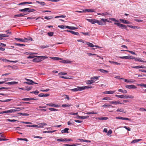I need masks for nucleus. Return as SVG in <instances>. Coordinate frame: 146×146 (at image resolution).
I'll return each instance as SVG.
<instances>
[{
    "label": "nucleus",
    "instance_id": "nucleus-8",
    "mask_svg": "<svg viewBox=\"0 0 146 146\" xmlns=\"http://www.w3.org/2000/svg\"><path fill=\"white\" fill-rule=\"evenodd\" d=\"M37 99L36 98H24L22 99V100L24 101H29L31 100H36Z\"/></svg>",
    "mask_w": 146,
    "mask_h": 146
},
{
    "label": "nucleus",
    "instance_id": "nucleus-57",
    "mask_svg": "<svg viewBox=\"0 0 146 146\" xmlns=\"http://www.w3.org/2000/svg\"><path fill=\"white\" fill-rule=\"evenodd\" d=\"M115 92V90L110 91H108V94H112Z\"/></svg>",
    "mask_w": 146,
    "mask_h": 146
},
{
    "label": "nucleus",
    "instance_id": "nucleus-63",
    "mask_svg": "<svg viewBox=\"0 0 146 146\" xmlns=\"http://www.w3.org/2000/svg\"><path fill=\"white\" fill-rule=\"evenodd\" d=\"M138 61L141 62H145V63H146V61H144L142 60L141 58H138Z\"/></svg>",
    "mask_w": 146,
    "mask_h": 146
},
{
    "label": "nucleus",
    "instance_id": "nucleus-62",
    "mask_svg": "<svg viewBox=\"0 0 146 146\" xmlns=\"http://www.w3.org/2000/svg\"><path fill=\"white\" fill-rule=\"evenodd\" d=\"M112 133V130L111 129L110 130L107 132V135H109L111 134Z\"/></svg>",
    "mask_w": 146,
    "mask_h": 146
},
{
    "label": "nucleus",
    "instance_id": "nucleus-29",
    "mask_svg": "<svg viewBox=\"0 0 146 146\" xmlns=\"http://www.w3.org/2000/svg\"><path fill=\"white\" fill-rule=\"evenodd\" d=\"M27 15V14H25L24 13H20L15 15V16L17 17H23L25 15Z\"/></svg>",
    "mask_w": 146,
    "mask_h": 146
},
{
    "label": "nucleus",
    "instance_id": "nucleus-31",
    "mask_svg": "<svg viewBox=\"0 0 146 146\" xmlns=\"http://www.w3.org/2000/svg\"><path fill=\"white\" fill-rule=\"evenodd\" d=\"M52 59L55 60H62V58H59L58 57H50Z\"/></svg>",
    "mask_w": 146,
    "mask_h": 146
},
{
    "label": "nucleus",
    "instance_id": "nucleus-42",
    "mask_svg": "<svg viewBox=\"0 0 146 146\" xmlns=\"http://www.w3.org/2000/svg\"><path fill=\"white\" fill-rule=\"evenodd\" d=\"M40 59L42 60V59H44L48 58V57L45 56H38Z\"/></svg>",
    "mask_w": 146,
    "mask_h": 146
},
{
    "label": "nucleus",
    "instance_id": "nucleus-49",
    "mask_svg": "<svg viewBox=\"0 0 146 146\" xmlns=\"http://www.w3.org/2000/svg\"><path fill=\"white\" fill-rule=\"evenodd\" d=\"M98 113L94 112V111H91V112H88L86 113V114H97Z\"/></svg>",
    "mask_w": 146,
    "mask_h": 146
},
{
    "label": "nucleus",
    "instance_id": "nucleus-32",
    "mask_svg": "<svg viewBox=\"0 0 146 146\" xmlns=\"http://www.w3.org/2000/svg\"><path fill=\"white\" fill-rule=\"evenodd\" d=\"M86 44L88 45V46L94 47L95 46V45L89 42H86Z\"/></svg>",
    "mask_w": 146,
    "mask_h": 146
},
{
    "label": "nucleus",
    "instance_id": "nucleus-28",
    "mask_svg": "<svg viewBox=\"0 0 146 146\" xmlns=\"http://www.w3.org/2000/svg\"><path fill=\"white\" fill-rule=\"evenodd\" d=\"M84 12H85L86 11L87 12H95V11L93 9H87L84 10Z\"/></svg>",
    "mask_w": 146,
    "mask_h": 146
},
{
    "label": "nucleus",
    "instance_id": "nucleus-27",
    "mask_svg": "<svg viewBox=\"0 0 146 146\" xmlns=\"http://www.w3.org/2000/svg\"><path fill=\"white\" fill-rule=\"evenodd\" d=\"M108 118L107 117H98L97 119H99L100 120H106L108 119Z\"/></svg>",
    "mask_w": 146,
    "mask_h": 146
},
{
    "label": "nucleus",
    "instance_id": "nucleus-30",
    "mask_svg": "<svg viewBox=\"0 0 146 146\" xmlns=\"http://www.w3.org/2000/svg\"><path fill=\"white\" fill-rule=\"evenodd\" d=\"M127 26L130 27V28H133L134 29H139V28L138 27L132 25H127Z\"/></svg>",
    "mask_w": 146,
    "mask_h": 146
},
{
    "label": "nucleus",
    "instance_id": "nucleus-16",
    "mask_svg": "<svg viewBox=\"0 0 146 146\" xmlns=\"http://www.w3.org/2000/svg\"><path fill=\"white\" fill-rule=\"evenodd\" d=\"M66 28L70 30H75L77 29L78 28L74 27H70L68 26H66Z\"/></svg>",
    "mask_w": 146,
    "mask_h": 146
},
{
    "label": "nucleus",
    "instance_id": "nucleus-7",
    "mask_svg": "<svg viewBox=\"0 0 146 146\" xmlns=\"http://www.w3.org/2000/svg\"><path fill=\"white\" fill-rule=\"evenodd\" d=\"M125 87L129 89H135L137 87L134 85H127L125 86Z\"/></svg>",
    "mask_w": 146,
    "mask_h": 146
},
{
    "label": "nucleus",
    "instance_id": "nucleus-56",
    "mask_svg": "<svg viewBox=\"0 0 146 146\" xmlns=\"http://www.w3.org/2000/svg\"><path fill=\"white\" fill-rule=\"evenodd\" d=\"M18 139L19 140H24L26 141H28V140L26 138L22 139V138H18Z\"/></svg>",
    "mask_w": 146,
    "mask_h": 146
},
{
    "label": "nucleus",
    "instance_id": "nucleus-48",
    "mask_svg": "<svg viewBox=\"0 0 146 146\" xmlns=\"http://www.w3.org/2000/svg\"><path fill=\"white\" fill-rule=\"evenodd\" d=\"M66 26H64L63 25H58V27H59L60 28L62 29H65L66 28Z\"/></svg>",
    "mask_w": 146,
    "mask_h": 146
},
{
    "label": "nucleus",
    "instance_id": "nucleus-53",
    "mask_svg": "<svg viewBox=\"0 0 146 146\" xmlns=\"http://www.w3.org/2000/svg\"><path fill=\"white\" fill-rule=\"evenodd\" d=\"M123 104V103H121L120 102L118 101H114V104L115 105L119 104Z\"/></svg>",
    "mask_w": 146,
    "mask_h": 146
},
{
    "label": "nucleus",
    "instance_id": "nucleus-58",
    "mask_svg": "<svg viewBox=\"0 0 146 146\" xmlns=\"http://www.w3.org/2000/svg\"><path fill=\"white\" fill-rule=\"evenodd\" d=\"M110 19L111 20V21H114L118 22L119 21H117V20L116 19H115L114 18H110Z\"/></svg>",
    "mask_w": 146,
    "mask_h": 146
},
{
    "label": "nucleus",
    "instance_id": "nucleus-39",
    "mask_svg": "<svg viewBox=\"0 0 146 146\" xmlns=\"http://www.w3.org/2000/svg\"><path fill=\"white\" fill-rule=\"evenodd\" d=\"M35 10L33 9H31L30 8H28V12L30 13L33 12L34 11H35Z\"/></svg>",
    "mask_w": 146,
    "mask_h": 146
},
{
    "label": "nucleus",
    "instance_id": "nucleus-54",
    "mask_svg": "<svg viewBox=\"0 0 146 146\" xmlns=\"http://www.w3.org/2000/svg\"><path fill=\"white\" fill-rule=\"evenodd\" d=\"M100 76H99V77H98L97 76H94L93 77H92L91 78L92 79H93V80H96L98 79V78Z\"/></svg>",
    "mask_w": 146,
    "mask_h": 146
},
{
    "label": "nucleus",
    "instance_id": "nucleus-43",
    "mask_svg": "<svg viewBox=\"0 0 146 146\" xmlns=\"http://www.w3.org/2000/svg\"><path fill=\"white\" fill-rule=\"evenodd\" d=\"M70 106V105L68 104H63L62 106V107H68Z\"/></svg>",
    "mask_w": 146,
    "mask_h": 146
},
{
    "label": "nucleus",
    "instance_id": "nucleus-6",
    "mask_svg": "<svg viewBox=\"0 0 146 146\" xmlns=\"http://www.w3.org/2000/svg\"><path fill=\"white\" fill-rule=\"evenodd\" d=\"M38 56H36V58H35L33 59V61L34 62H41L42 60L40 59V58L38 57Z\"/></svg>",
    "mask_w": 146,
    "mask_h": 146
},
{
    "label": "nucleus",
    "instance_id": "nucleus-59",
    "mask_svg": "<svg viewBox=\"0 0 146 146\" xmlns=\"http://www.w3.org/2000/svg\"><path fill=\"white\" fill-rule=\"evenodd\" d=\"M52 18V16H49V17H46V16L44 17V18L45 19L49 20L51 19Z\"/></svg>",
    "mask_w": 146,
    "mask_h": 146
},
{
    "label": "nucleus",
    "instance_id": "nucleus-61",
    "mask_svg": "<svg viewBox=\"0 0 146 146\" xmlns=\"http://www.w3.org/2000/svg\"><path fill=\"white\" fill-rule=\"evenodd\" d=\"M49 47V46L48 45H46L45 46H40V48H41L43 49L45 48H47Z\"/></svg>",
    "mask_w": 146,
    "mask_h": 146
},
{
    "label": "nucleus",
    "instance_id": "nucleus-12",
    "mask_svg": "<svg viewBox=\"0 0 146 146\" xmlns=\"http://www.w3.org/2000/svg\"><path fill=\"white\" fill-rule=\"evenodd\" d=\"M98 71H100L101 72L104 74L108 73L109 72L108 71L102 69H98Z\"/></svg>",
    "mask_w": 146,
    "mask_h": 146
},
{
    "label": "nucleus",
    "instance_id": "nucleus-11",
    "mask_svg": "<svg viewBox=\"0 0 146 146\" xmlns=\"http://www.w3.org/2000/svg\"><path fill=\"white\" fill-rule=\"evenodd\" d=\"M65 31L71 33L72 34H73L75 35H79V33L77 32H74L72 31L66 30Z\"/></svg>",
    "mask_w": 146,
    "mask_h": 146
},
{
    "label": "nucleus",
    "instance_id": "nucleus-22",
    "mask_svg": "<svg viewBox=\"0 0 146 146\" xmlns=\"http://www.w3.org/2000/svg\"><path fill=\"white\" fill-rule=\"evenodd\" d=\"M82 88L83 90L85 89H86L91 88H92V87L90 86H82Z\"/></svg>",
    "mask_w": 146,
    "mask_h": 146
},
{
    "label": "nucleus",
    "instance_id": "nucleus-35",
    "mask_svg": "<svg viewBox=\"0 0 146 146\" xmlns=\"http://www.w3.org/2000/svg\"><path fill=\"white\" fill-rule=\"evenodd\" d=\"M19 11L24 12H28V8H25L23 9H19Z\"/></svg>",
    "mask_w": 146,
    "mask_h": 146
},
{
    "label": "nucleus",
    "instance_id": "nucleus-33",
    "mask_svg": "<svg viewBox=\"0 0 146 146\" xmlns=\"http://www.w3.org/2000/svg\"><path fill=\"white\" fill-rule=\"evenodd\" d=\"M130 57V56L129 55L124 56H121L119 57V58H121L125 59H129V58H131Z\"/></svg>",
    "mask_w": 146,
    "mask_h": 146
},
{
    "label": "nucleus",
    "instance_id": "nucleus-40",
    "mask_svg": "<svg viewBox=\"0 0 146 146\" xmlns=\"http://www.w3.org/2000/svg\"><path fill=\"white\" fill-rule=\"evenodd\" d=\"M24 53L26 54L27 55H32L34 54H36V53H33L31 52H24Z\"/></svg>",
    "mask_w": 146,
    "mask_h": 146
},
{
    "label": "nucleus",
    "instance_id": "nucleus-41",
    "mask_svg": "<svg viewBox=\"0 0 146 146\" xmlns=\"http://www.w3.org/2000/svg\"><path fill=\"white\" fill-rule=\"evenodd\" d=\"M111 100V99L110 97H105L102 98V100Z\"/></svg>",
    "mask_w": 146,
    "mask_h": 146
},
{
    "label": "nucleus",
    "instance_id": "nucleus-9",
    "mask_svg": "<svg viewBox=\"0 0 146 146\" xmlns=\"http://www.w3.org/2000/svg\"><path fill=\"white\" fill-rule=\"evenodd\" d=\"M86 20L92 24H94L96 23V20L95 19H86Z\"/></svg>",
    "mask_w": 146,
    "mask_h": 146
},
{
    "label": "nucleus",
    "instance_id": "nucleus-64",
    "mask_svg": "<svg viewBox=\"0 0 146 146\" xmlns=\"http://www.w3.org/2000/svg\"><path fill=\"white\" fill-rule=\"evenodd\" d=\"M35 57V56H32V55H29V56H28L27 57V58L28 59L33 58Z\"/></svg>",
    "mask_w": 146,
    "mask_h": 146
},
{
    "label": "nucleus",
    "instance_id": "nucleus-4",
    "mask_svg": "<svg viewBox=\"0 0 146 146\" xmlns=\"http://www.w3.org/2000/svg\"><path fill=\"white\" fill-rule=\"evenodd\" d=\"M60 142H63V141H72V140L70 139H68L67 138H64V139L61 138L60 139H58L56 140Z\"/></svg>",
    "mask_w": 146,
    "mask_h": 146
},
{
    "label": "nucleus",
    "instance_id": "nucleus-36",
    "mask_svg": "<svg viewBox=\"0 0 146 146\" xmlns=\"http://www.w3.org/2000/svg\"><path fill=\"white\" fill-rule=\"evenodd\" d=\"M120 21H121L122 22L125 24H129V21L121 19H120Z\"/></svg>",
    "mask_w": 146,
    "mask_h": 146
},
{
    "label": "nucleus",
    "instance_id": "nucleus-24",
    "mask_svg": "<svg viewBox=\"0 0 146 146\" xmlns=\"http://www.w3.org/2000/svg\"><path fill=\"white\" fill-rule=\"evenodd\" d=\"M18 82H11L6 83V84H7L14 85L18 84Z\"/></svg>",
    "mask_w": 146,
    "mask_h": 146
},
{
    "label": "nucleus",
    "instance_id": "nucleus-44",
    "mask_svg": "<svg viewBox=\"0 0 146 146\" xmlns=\"http://www.w3.org/2000/svg\"><path fill=\"white\" fill-rule=\"evenodd\" d=\"M25 87H26V88L25 89V90H27V91H29L32 88V86H26Z\"/></svg>",
    "mask_w": 146,
    "mask_h": 146
},
{
    "label": "nucleus",
    "instance_id": "nucleus-37",
    "mask_svg": "<svg viewBox=\"0 0 146 146\" xmlns=\"http://www.w3.org/2000/svg\"><path fill=\"white\" fill-rule=\"evenodd\" d=\"M24 39L25 40H26L27 41H26V42H27L30 40L31 41H33V40L32 38H31V37H29L28 38H24Z\"/></svg>",
    "mask_w": 146,
    "mask_h": 146
},
{
    "label": "nucleus",
    "instance_id": "nucleus-1",
    "mask_svg": "<svg viewBox=\"0 0 146 146\" xmlns=\"http://www.w3.org/2000/svg\"><path fill=\"white\" fill-rule=\"evenodd\" d=\"M114 24L115 25H117V26L119 27H121L122 29L124 28L125 29H126L127 27L125 25H123L121 24L117 23H114Z\"/></svg>",
    "mask_w": 146,
    "mask_h": 146
},
{
    "label": "nucleus",
    "instance_id": "nucleus-38",
    "mask_svg": "<svg viewBox=\"0 0 146 146\" xmlns=\"http://www.w3.org/2000/svg\"><path fill=\"white\" fill-rule=\"evenodd\" d=\"M39 125H40L39 126H40V127H43L44 126L46 125H47V124L46 123H39Z\"/></svg>",
    "mask_w": 146,
    "mask_h": 146
},
{
    "label": "nucleus",
    "instance_id": "nucleus-2",
    "mask_svg": "<svg viewBox=\"0 0 146 146\" xmlns=\"http://www.w3.org/2000/svg\"><path fill=\"white\" fill-rule=\"evenodd\" d=\"M71 91L74 92H76L82 90V87L78 86L77 88L71 90Z\"/></svg>",
    "mask_w": 146,
    "mask_h": 146
},
{
    "label": "nucleus",
    "instance_id": "nucleus-52",
    "mask_svg": "<svg viewBox=\"0 0 146 146\" xmlns=\"http://www.w3.org/2000/svg\"><path fill=\"white\" fill-rule=\"evenodd\" d=\"M124 109L123 108L122 109H118L117 110V112H124Z\"/></svg>",
    "mask_w": 146,
    "mask_h": 146
},
{
    "label": "nucleus",
    "instance_id": "nucleus-50",
    "mask_svg": "<svg viewBox=\"0 0 146 146\" xmlns=\"http://www.w3.org/2000/svg\"><path fill=\"white\" fill-rule=\"evenodd\" d=\"M39 93V92H38L37 90H36V91H33V92H30L31 93H33V94H35V95L38 94Z\"/></svg>",
    "mask_w": 146,
    "mask_h": 146
},
{
    "label": "nucleus",
    "instance_id": "nucleus-26",
    "mask_svg": "<svg viewBox=\"0 0 146 146\" xmlns=\"http://www.w3.org/2000/svg\"><path fill=\"white\" fill-rule=\"evenodd\" d=\"M4 62H16L17 61H10L8 60H7L6 58L2 60Z\"/></svg>",
    "mask_w": 146,
    "mask_h": 146
},
{
    "label": "nucleus",
    "instance_id": "nucleus-18",
    "mask_svg": "<svg viewBox=\"0 0 146 146\" xmlns=\"http://www.w3.org/2000/svg\"><path fill=\"white\" fill-rule=\"evenodd\" d=\"M96 23H98L99 25H104L105 23L104 22H102V21H99L96 20Z\"/></svg>",
    "mask_w": 146,
    "mask_h": 146
},
{
    "label": "nucleus",
    "instance_id": "nucleus-14",
    "mask_svg": "<svg viewBox=\"0 0 146 146\" xmlns=\"http://www.w3.org/2000/svg\"><path fill=\"white\" fill-rule=\"evenodd\" d=\"M116 119H121L122 120H131L129 118L127 117H116Z\"/></svg>",
    "mask_w": 146,
    "mask_h": 146
},
{
    "label": "nucleus",
    "instance_id": "nucleus-13",
    "mask_svg": "<svg viewBox=\"0 0 146 146\" xmlns=\"http://www.w3.org/2000/svg\"><path fill=\"white\" fill-rule=\"evenodd\" d=\"M124 80L125 82L127 83H133L135 82V80H128L127 79H124Z\"/></svg>",
    "mask_w": 146,
    "mask_h": 146
},
{
    "label": "nucleus",
    "instance_id": "nucleus-3",
    "mask_svg": "<svg viewBox=\"0 0 146 146\" xmlns=\"http://www.w3.org/2000/svg\"><path fill=\"white\" fill-rule=\"evenodd\" d=\"M11 111L12 113L16 111H19L21 110L22 109V108H14L13 109H12Z\"/></svg>",
    "mask_w": 146,
    "mask_h": 146
},
{
    "label": "nucleus",
    "instance_id": "nucleus-46",
    "mask_svg": "<svg viewBox=\"0 0 146 146\" xmlns=\"http://www.w3.org/2000/svg\"><path fill=\"white\" fill-rule=\"evenodd\" d=\"M49 110L51 111H58L59 110L58 109H54L53 108H49Z\"/></svg>",
    "mask_w": 146,
    "mask_h": 146
},
{
    "label": "nucleus",
    "instance_id": "nucleus-55",
    "mask_svg": "<svg viewBox=\"0 0 146 146\" xmlns=\"http://www.w3.org/2000/svg\"><path fill=\"white\" fill-rule=\"evenodd\" d=\"M54 33L53 32H49L48 33V35L50 36H51L53 35Z\"/></svg>",
    "mask_w": 146,
    "mask_h": 146
},
{
    "label": "nucleus",
    "instance_id": "nucleus-21",
    "mask_svg": "<svg viewBox=\"0 0 146 146\" xmlns=\"http://www.w3.org/2000/svg\"><path fill=\"white\" fill-rule=\"evenodd\" d=\"M15 39L19 41H21L23 42H25L27 41L26 40H25L21 38H15Z\"/></svg>",
    "mask_w": 146,
    "mask_h": 146
},
{
    "label": "nucleus",
    "instance_id": "nucleus-10",
    "mask_svg": "<svg viewBox=\"0 0 146 146\" xmlns=\"http://www.w3.org/2000/svg\"><path fill=\"white\" fill-rule=\"evenodd\" d=\"M88 117L89 116H79L78 115L76 117V118L78 119H87Z\"/></svg>",
    "mask_w": 146,
    "mask_h": 146
},
{
    "label": "nucleus",
    "instance_id": "nucleus-17",
    "mask_svg": "<svg viewBox=\"0 0 146 146\" xmlns=\"http://www.w3.org/2000/svg\"><path fill=\"white\" fill-rule=\"evenodd\" d=\"M69 130V129L66 128L64 129H63L61 130V133H68L69 132L68 131Z\"/></svg>",
    "mask_w": 146,
    "mask_h": 146
},
{
    "label": "nucleus",
    "instance_id": "nucleus-25",
    "mask_svg": "<svg viewBox=\"0 0 146 146\" xmlns=\"http://www.w3.org/2000/svg\"><path fill=\"white\" fill-rule=\"evenodd\" d=\"M95 82V81L93 80H91L87 81L86 83L87 84H91Z\"/></svg>",
    "mask_w": 146,
    "mask_h": 146
},
{
    "label": "nucleus",
    "instance_id": "nucleus-51",
    "mask_svg": "<svg viewBox=\"0 0 146 146\" xmlns=\"http://www.w3.org/2000/svg\"><path fill=\"white\" fill-rule=\"evenodd\" d=\"M6 120H7V121H10V122H15L17 121L18 122L19 121H18L17 120H15V119H14L11 120L9 119H7Z\"/></svg>",
    "mask_w": 146,
    "mask_h": 146
},
{
    "label": "nucleus",
    "instance_id": "nucleus-45",
    "mask_svg": "<svg viewBox=\"0 0 146 146\" xmlns=\"http://www.w3.org/2000/svg\"><path fill=\"white\" fill-rule=\"evenodd\" d=\"M12 113L11 109L9 110L4 111L2 113Z\"/></svg>",
    "mask_w": 146,
    "mask_h": 146
},
{
    "label": "nucleus",
    "instance_id": "nucleus-60",
    "mask_svg": "<svg viewBox=\"0 0 146 146\" xmlns=\"http://www.w3.org/2000/svg\"><path fill=\"white\" fill-rule=\"evenodd\" d=\"M2 37L3 38V37H9V35L7 34H2Z\"/></svg>",
    "mask_w": 146,
    "mask_h": 146
},
{
    "label": "nucleus",
    "instance_id": "nucleus-15",
    "mask_svg": "<svg viewBox=\"0 0 146 146\" xmlns=\"http://www.w3.org/2000/svg\"><path fill=\"white\" fill-rule=\"evenodd\" d=\"M27 127H37V128H40V126H38L36 125H26Z\"/></svg>",
    "mask_w": 146,
    "mask_h": 146
},
{
    "label": "nucleus",
    "instance_id": "nucleus-23",
    "mask_svg": "<svg viewBox=\"0 0 146 146\" xmlns=\"http://www.w3.org/2000/svg\"><path fill=\"white\" fill-rule=\"evenodd\" d=\"M61 62L63 63H70L71 62L70 60H62Z\"/></svg>",
    "mask_w": 146,
    "mask_h": 146
},
{
    "label": "nucleus",
    "instance_id": "nucleus-47",
    "mask_svg": "<svg viewBox=\"0 0 146 146\" xmlns=\"http://www.w3.org/2000/svg\"><path fill=\"white\" fill-rule=\"evenodd\" d=\"M15 44L16 46H25V45L23 44H21L19 43H15Z\"/></svg>",
    "mask_w": 146,
    "mask_h": 146
},
{
    "label": "nucleus",
    "instance_id": "nucleus-34",
    "mask_svg": "<svg viewBox=\"0 0 146 146\" xmlns=\"http://www.w3.org/2000/svg\"><path fill=\"white\" fill-rule=\"evenodd\" d=\"M141 139H136L134 140L131 142V143H135L137 142H139L141 140Z\"/></svg>",
    "mask_w": 146,
    "mask_h": 146
},
{
    "label": "nucleus",
    "instance_id": "nucleus-20",
    "mask_svg": "<svg viewBox=\"0 0 146 146\" xmlns=\"http://www.w3.org/2000/svg\"><path fill=\"white\" fill-rule=\"evenodd\" d=\"M32 4V3L31 2H22L20 3H19L18 4V5H25L26 4Z\"/></svg>",
    "mask_w": 146,
    "mask_h": 146
},
{
    "label": "nucleus",
    "instance_id": "nucleus-19",
    "mask_svg": "<svg viewBox=\"0 0 146 146\" xmlns=\"http://www.w3.org/2000/svg\"><path fill=\"white\" fill-rule=\"evenodd\" d=\"M109 62L111 64H116L117 65H120L121 64L118 62H114V61H112L110 60H109Z\"/></svg>",
    "mask_w": 146,
    "mask_h": 146
},
{
    "label": "nucleus",
    "instance_id": "nucleus-5",
    "mask_svg": "<svg viewBox=\"0 0 146 146\" xmlns=\"http://www.w3.org/2000/svg\"><path fill=\"white\" fill-rule=\"evenodd\" d=\"M46 105L50 107H53L55 108L58 107L60 106V105L58 104H56L53 103H49L47 104Z\"/></svg>",
    "mask_w": 146,
    "mask_h": 146
}]
</instances>
